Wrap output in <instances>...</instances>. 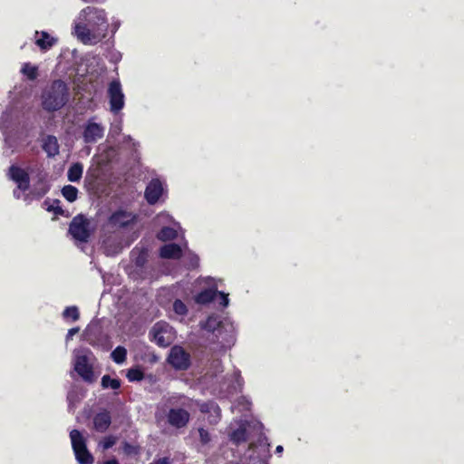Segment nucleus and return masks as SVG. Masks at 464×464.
<instances>
[{"instance_id": "1", "label": "nucleus", "mask_w": 464, "mask_h": 464, "mask_svg": "<svg viewBox=\"0 0 464 464\" xmlns=\"http://www.w3.org/2000/svg\"><path fill=\"white\" fill-rule=\"evenodd\" d=\"M109 33V18L105 9L94 5L82 8L72 24V34L85 45H96Z\"/></svg>"}, {"instance_id": "2", "label": "nucleus", "mask_w": 464, "mask_h": 464, "mask_svg": "<svg viewBox=\"0 0 464 464\" xmlns=\"http://www.w3.org/2000/svg\"><path fill=\"white\" fill-rule=\"evenodd\" d=\"M202 328L215 334L217 338H221L220 343L224 349L229 348L235 343L236 327L233 324L223 323L218 321L216 316H209L202 324Z\"/></svg>"}, {"instance_id": "3", "label": "nucleus", "mask_w": 464, "mask_h": 464, "mask_svg": "<svg viewBox=\"0 0 464 464\" xmlns=\"http://www.w3.org/2000/svg\"><path fill=\"white\" fill-rule=\"evenodd\" d=\"M138 218L139 216L136 213L119 208L110 215L106 227L114 233L131 230L136 226Z\"/></svg>"}, {"instance_id": "4", "label": "nucleus", "mask_w": 464, "mask_h": 464, "mask_svg": "<svg viewBox=\"0 0 464 464\" xmlns=\"http://www.w3.org/2000/svg\"><path fill=\"white\" fill-rule=\"evenodd\" d=\"M94 362L95 357L90 350L81 349L75 352L74 370L88 383H92L95 381Z\"/></svg>"}, {"instance_id": "5", "label": "nucleus", "mask_w": 464, "mask_h": 464, "mask_svg": "<svg viewBox=\"0 0 464 464\" xmlns=\"http://www.w3.org/2000/svg\"><path fill=\"white\" fill-rule=\"evenodd\" d=\"M151 341L160 347L169 346L175 340L176 334L172 326L166 322L156 323L150 331Z\"/></svg>"}, {"instance_id": "6", "label": "nucleus", "mask_w": 464, "mask_h": 464, "mask_svg": "<svg viewBox=\"0 0 464 464\" xmlns=\"http://www.w3.org/2000/svg\"><path fill=\"white\" fill-rule=\"evenodd\" d=\"M70 438L77 461L80 464H92L94 459L87 449L86 440L82 434L77 430H72Z\"/></svg>"}, {"instance_id": "7", "label": "nucleus", "mask_w": 464, "mask_h": 464, "mask_svg": "<svg viewBox=\"0 0 464 464\" xmlns=\"http://www.w3.org/2000/svg\"><path fill=\"white\" fill-rule=\"evenodd\" d=\"M110 111L114 115L119 114L125 106V95L118 79L112 80L107 89Z\"/></svg>"}, {"instance_id": "8", "label": "nucleus", "mask_w": 464, "mask_h": 464, "mask_svg": "<svg viewBox=\"0 0 464 464\" xmlns=\"http://www.w3.org/2000/svg\"><path fill=\"white\" fill-rule=\"evenodd\" d=\"M133 240L134 238L124 239L114 233L102 239V246L106 256H113L120 254L124 247L129 246Z\"/></svg>"}, {"instance_id": "9", "label": "nucleus", "mask_w": 464, "mask_h": 464, "mask_svg": "<svg viewBox=\"0 0 464 464\" xmlns=\"http://www.w3.org/2000/svg\"><path fill=\"white\" fill-rule=\"evenodd\" d=\"M42 108L46 112H54L58 107V87L56 81L46 87L41 97Z\"/></svg>"}, {"instance_id": "10", "label": "nucleus", "mask_w": 464, "mask_h": 464, "mask_svg": "<svg viewBox=\"0 0 464 464\" xmlns=\"http://www.w3.org/2000/svg\"><path fill=\"white\" fill-rule=\"evenodd\" d=\"M166 191L165 183L159 178L152 179L147 185L144 198L148 204L155 205Z\"/></svg>"}, {"instance_id": "11", "label": "nucleus", "mask_w": 464, "mask_h": 464, "mask_svg": "<svg viewBox=\"0 0 464 464\" xmlns=\"http://www.w3.org/2000/svg\"><path fill=\"white\" fill-rule=\"evenodd\" d=\"M168 362L177 370H186L190 365V356L182 347L175 345L170 349Z\"/></svg>"}, {"instance_id": "12", "label": "nucleus", "mask_w": 464, "mask_h": 464, "mask_svg": "<svg viewBox=\"0 0 464 464\" xmlns=\"http://www.w3.org/2000/svg\"><path fill=\"white\" fill-rule=\"evenodd\" d=\"M88 227L89 222L83 217L78 216L72 219L69 232L74 239L80 242H87L90 237Z\"/></svg>"}, {"instance_id": "13", "label": "nucleus", "mask_w": 464, "mask_h": 464, "mask_svg": "<svg viewBox=\"0 0 464 464\" xmlns=\"http://www.w3.org/2000/svg\"><path fill=\"white\" fill-rule=\"evenodd\" d=\"M104 135V127L93 119L89 120L83 129V140L86 143H95Z\"/></svg>"}, {"instance_id": "14", "label": "nucleus", "mask_w": 464, "mask_h": 464, "mask_svg": "<svg viewBox=\"0 0 464 464\" xmlns=\"http://www.w3.org/2000/svg\"><path fill=\"white\" fill-rule=\"evenodd\" d=\"M189 418V413L181 408H172L167 414L169 424L177 429L185 427L188 423Z\"/></svg>"}, {"instance_id": "15", "label": "nucleus", "mask_w": 464, "mask_h": 464, "mask_svg": "<svg viewBox=\"0 0 464 464\" xmlns=\"http://www.w3.org/2000/svg\"><path fill=\"white\" fill-rule=\"evenodd\" d=\"M10 177L17 183L18 189L14 191L15 198H20L22 192H24L28 188V175L27 173L17 167L10 168Z\"/></svg>"}, {"instance_id": "16", "label": "nucleus", "mask_w": 464, "mask_h": 464, "mask_svg": "<svg viewBox=\"0 0 464 464\" xmlns=\"http://www.w3.org/2000/svg\"><path fill=\"white\" fill-rule=\"evenodd\" d=\"M228 437L235 444H240L246 440V423L243 420H236L228 427Z\"/></svg>"}, {"instance_id": "17", "label": "nucleus", "mask_w": 464, "mask_h": 464, "mask_svg": "<svg viewBox=\"0 0 464 464\" xmlns=\"http://www.w3.org/2000/svg\"><path fill=\"white\" fill-rule=\"evenodd\" d=\"M199 411L208 415V420L210 424H217L221 419V410L213 401L200 403Z\"/></svg>"}, {"instance_id": "18", "label": "nucleus", "mask_w": 464, "mask_h": 464, "mask_svg": "<svg viewBox=\"0 0 464 464\" xmlns=\"http://www.w3.org/2000/svg\"><path fill=\"white\" fill-rule=\"evenodd\" d=\"M111 423V413L103 410L93 416L92 424L93 429L100 433L105 432Z\"/></svg>"}, {"instance_id": "19", "label": "nucleus", "mask_w": 464, "mask_h": 464, "mask_svg": "<svg viewBox=\"0 0 464 464\" xmlns=\"http://www.w3.org/2000/svg\"><path fill=\"white\" fill-rule=\"evenodd\" d=\"M186 248L187 243H185L183 246L177 244H167L160 247V256L162 258L179 259L181 257Z\"/></svg>"}, {"instance_id": "20", "label": "nucleus", "mask_w": 464, "mask_h": 464, "mask_svg": "<svg viewBox=\"0 0 464 464\" xmlns=\"http://www.w3.org/2000/svg\"><path fill=\"white\" fill-rule=\"evenodd\" d=\"M181 227L178 222L172 225L163 226L157 234V238L160 241H169L177 238L181 231Z\"/></svg>"}, {"instance_id": "21", "label": "nucleus", "mask_w": 464, "mask_h": 464, "mask_svg": "<svg viewBox=\"0 0 464 464\" xmlns=\"http://www.w3.org/2000/svg\"><path fill=\"white\" fill-rule=\"evenodd\" d=\"M130 257L133 263L132 269L143 267L148 262L149 251L143 246H136L131 250Z\"/></svg>"}, {"instance_id": "22", "label": "nucleus", "mask_w": 464, "mask_h": 464, "mask_svg": "<svg viewBox=\"0 0 464 464\" xmlns=\"http://www.w3.org/2000/svg\"><path fill=\"white\" fill-rule=\"evenodd\" d=\"M41 146L48 158H54L58 154V140L53 135L43 136Z\"/></svg>"}, {"instance_id": "23", "label": "nucleus", "mask_w": 464, "mask_h": 464, "mask_svg": "<svg viewBox=\"0 0 464 464\" xmlns=\"http://www.w3.org/2000/svg\"><path fill=\"white\" fill-rule=\"evenodd\" d=\"M14 118V111L13 110H6L3 112L1 119H0V129L3 131V134L5 136V142L7 146L12 147V139L10 135L7 133V130L9 128V125L11 124Z\"/></svg>"}, {"instance_id": "24", "label": "nucleus", "mask_w": 464, "mask_h": 464, "mask_svg": "<svg viewBox=\"0 0 464 464\" xmlns=\"http://www.w3.org/2000/svg\"><path fill=\"white\" fill-rule=\"evenodd\" d=\"M34 44L42 50L50 49L54 44L55 39L49 35L46 32H38L34 34Z\"/></svg>"}, {"instance_id": "25", "label": "nucleus", "mask_w": 464, "mask_h": 464, "mask_svg": "<svg viewBox=\"0 0 464 464\" xmlns=\"http://www.w3.org/2000/svg\"><path fill=\"white\" fill-rule=\"evenodd\" d=\"M217 296L216 288H208L201 291L195 296V301L200 304H206L212 302Z\"/></svg>"}, {"instance_id": "26", "label": "nucleus", "mask_w": 464, "mask_h": 464, "mask_svg": "<svg viewBox=\"0 0 464 464\" xmlns=\"http://www.w3.org/2000/svg\"><path fill=\"white\" fill-rule=\"evenodd\" d=\"M83 167L81 163H73L68 169L67 178L71 182H77L82 176Z\"/></svg>"}, {"instance_id": "27", "label": "nucleus", "mask_w": 464, "mask_h": 464, "mask_svg": "<svg viewBox=\"0 0 464 464\" xmlns=\"http://www.w3.org/2000/svg\"><path fill=\"white\" fill-rule=\"evenodd\" d=\"M63 318L67 323H74L80 318V312L77 306L72 305L66 307L63 312Z\"/></svg>"}, {"instance_id": "28", "label": "nucleus", "mask_w": 464, "mask_h": 464, "mask_svg": "<svg viewBox=\"0 0 464 464\" xmlns=\"http://www.w3.org/2000/svg\"><path fill=\"white\" fill-rule=\"evenodd\" d=\"M150 265L146 264L143 267L138 269H131L130 276L135 280H149L150 281Z\"/></svg>"}, {"instance_id": "29", "label": "nucleus", "mask_w": 464, "mask_h": 464, "mask_svg": "<svg viewBox=\"0 0 464 464\" xmlns=\"http://www.w3.org/2000/svg\"><path fill=\"white\" fill-rule=\"evenodd\" d=\"M111 358L117 364H122L127 358V350L123 346H117L111 353Z\"/></svg>"}, {"instance_id": "30", "label": "nucleus", "mask_w": 464, "mask_h": 464, "mask_svg": "<svg viewBox=\"0 0 464 464\" xmlns=\"http://www.w3.org/2000/svg\"><path fill=\"white\" fill-rule=\"evenodd\" d=\"M63 197L69 202H73L77 199L78 189L72 185H66L61 189Z\"/></svg>"}, {"instance_id": "31", "label": "nucleus", "mask_w": 464, "mask_h": 464, "mask_svg": "<svg viewBox=\"0 0 464 464\" xmlns=\"http://www.w3.org/2000/svg\"><path fill=\"white\" fill-rule=\"evenodd\" d=\"M103 389L118 390L121 387V381L117 378H111L110 375H103L101 382Z\"/></svg>"}, {"instance_id": "32", "label": "nucleus", "mask_w": 464, "mask_h": 464, "mask_svg": "<svg viewBox=\"0 0 464 464\" xmlns=\"http://www.w3.org/2000/svg\"><path fill=\"white\" fill-rule=\"evenodd\" d=\"M154 225L155 226H169V225H172L173 222H176L172 217L167 213V212H161L160 214H158L154 220Z\"/></svg>"}, {"instance_id": "33", "label": "nucleus", "mask_w": 464, "mask_h": 464, "mask_svg": "<svg viewBox=\"0 0 464 464\" xmlns=\"http://www.w3.org/2000/svg\"><path fill=\"white\" fill-rule=\"evenodd\" d=\"M21 72L30 80H34L37 77V67L31 63H24Z\"/></svg>"}, {"instance_id": "34", "label": "nucleus", "mask_w": 464, "mask_h": 464, "mask_svg": "<svg viewBox=\"0 0 464 464\" xmlns=\"http://www.w3.org/2000/svg\"><path fill=\"white\" fill-rule=\"evenodd\" d=\"M44 208L48 211L53 213L52 220H55L58 215V201L56 199L50 202L49 200H45L44 202Z\"/></svg>"}, {"instance_id": "35", "label": "nucleus", "mask_w": 464, "mask_h": 464, "mask_svg": "<svg viewBox=\"0 0 464 464\" xmlns=\"http://www.w3.org/2000/svg\"><path fill=\"white\" fill-rule=\"evenodd\" d=\"M126 376L130 382L141 381L143 379V372L140 369L131 368L128 371Z\"/></svg>"}, {"instance_id": "36", "label": "nucleus", "mask_w": 464, "mask_h": 464, "mask_svg": "<svg viewBox=\"0 0 464 464\" xmlns=\"http://www.w3.org/2000/svg\"><path fill=\"white\" fill-rule=\"evenodd\" d=\"M69 56H72L73 59V63H70L68 68H72L75 63H77V51L73 49L72 51L65 50L62 53H60V60L62 59H68ZM62 63V61H60V64Z\"/></svg>"}, {"instance_id": "37", "label": "nucleus", "mask_w": 464, "mask_h": 464, "mask_svg": "<svg viewBox=\"0 0 464 464\" xmlns=\"http://www.w3.org/2000/svg\"><path fill=\"white\" fill-rule=\"evenodd\" d=\"M173 311L178 315H186L188 313L187 305L179 299L175 300L173 303Z\"/></svg>"}, {"instance_id": "38", "label": "nucleus", "mask_w": 464, "mask_h": 464, "mask_svg": "<svg viewBox=\"0 0 464 464\" xmlns=\"http://www.w3.org/2000/svg\"><path fill=\"white\" fill-rule=\"evenodd\" d=\"M250 407L251 401L246 397L239 398L237 403L234 406L239 411H249Z\"/></svg>"}, {"instance_id": "39", "label": "nucleus", "mask_w": 464, "mask_h": 464, "mask_svg": "<svg viewBox=\"0 0 464 464\" xmlns=\"http://www.w3.org/2000/svg\"><path fill=\"white\" fill-rule=\"evenodd\" d=\"M116 441H117V438L115 436L110 435V436L103 438V440L100 441V446L103 450H109L113 445H115Z\"/></svg>"}, {"instance_id": "40", "label": "nucleus", "mask_w": 464, "mask_h": 464, "mask_svg": "<svg viewBox=\"0 0 464 464\" xmlns=\"http://www.w3.org/2000/svg\"><path fill=\"white\" fill-rule=\"evenodd\" d=\"M150 281H153V280H156L157 278L160 277V276L161 275V272L160 271L159 269V266L157 265H150Z\"/></svg>"}, {"instance_id": "41", "label": "nucleus", "mask_w": 464, "mask_h": 464, "mask_svg": "<svg viewBox=\"0 0 464 464\" xmlns=\"http://www.w3.org/2000/svg\"><path fill=\"white\" fill-rule=\"evenodd\" d=\"M199 439L202 444H208L210 441L208 431L203 428L198 429Z\"/></svg>"}, {"instance_id": "42", "label": "nucleus", "mask_w": 464, "mask_h": 464, "mask_svg": "<svg viewBox=\"0 0 464 464\" xmlns=\"http://www.w3.org/2000/svg\"><path fill=\"white\" fill-rule=\"evenodd\" d=\"M121 21L118 18H112L111 23H109V30L114 34L121 27Z\"/></svg>"}, {"instance_id": "43", "label": "nucleus", "mask_w": 464, "mask_h": 464, "mask_svg": "<svg viewBox=\"0 0 464 464\" xmlns=\"http://www.w3.org/2000/svg\"><path fill=\"white\" fill-rule=\"evenodd\" d=\"M188 257L189 259L188 268H195L198 266L199 258L197 255L189 253Z\"/></svg>"}, {"instance_id": "44", "label": "nucleus", "mask_w": 464, "mask_h": 464, "mask_svg": "<svg viewBox=\"0 0 464 464\" xmlns=\"http://www.w3.org/2000/svg\"><path fill=\"white\" fill-rule=\"evenodd\" d=\"M217 295H218V297H219V304L222 306L227 307L229 303L228 295L227 294H225L224 292H218V291H217Z\"/></svg>"}, {"instance_id": "45", "label": "nucleus", "mask_w": 464, "mask_h": 464, "mask_svg": "<svg viewBox=\"0 0 464 464\" xmlns=\"http://www.w3.org/2000/svg\"><path fill=\"white\" fill-rule=\"evenodd\" d=\"M79 332L80 327L78 326L71 328L65 336V343H69L73 338V336L77 334Z\"/></svg>"}, {"instance_id": "46", "label": "nucleus", "mask_w": 464, "mask_h": 464, "mask_svg": "<svg viewBox=\"0 0 464 464\" xmlns=\"http://www.w3.org/2000/svg\"><path fill=\"white\" fill-rule=\"evenodd\" d=\"M121 125H122L121 120H119L117 122H115L111 126V131L115 134L120 133L121 131Z\"/></svg>"}, {"instance_id": "47", "label": "nucleus", "mask_w": 464, "mask_h": 464, "mask_svg": "<svg viewBox=\"0 0 464 464\" xmlns=\"http://www.w3.org/2000/svg\"><path fill=\"white\" fill-rule=\"evenodd\" d=\"M84 3L88 4H102L105 3L107 0H82Z\"/></svg>"}, {"instance_id": "48", "label": "nucleus", "mask_w": 464, "mask_h": 464, "mask_svg": "<svg viewBox=\"0 0 464 464\" xmlns=\"http://www.w3.org/2000/svg\"><path fill=\"white\" fill-rule=\"evenodd\" d=\"M236 375H237V382L238 383L239 386L242 385V378L240 377V372L239 371H237L236 372Z\"/></svg>"}, {"instance_id": "49", "label": "nucleus", "mask_w": 464, "mask_h": 464, "mask_svg": "<svg viewBox=\"0 0 464 464\" xmlns=\"http://www.w3.org/2000/svg\"><path fill=\"white\" fill-rule=\"evenodd\" d=\"M102 464H120L116 459H111L104 461Z\"/></svg>"}, {"instance_id": "50", "label": "nucleus", "mask_w": 464, "mask_h": 464, "mask_svg": "<svg viewBox=\"0 0 464 464\" xmlns=\"http://www.w3.org/2000/svg\"><path fill=\"white\" fill-rule=\"evenodd\" d=\"M283 450H284V448H283V446H281V445H278V446L276 448V453H278V454H279V453H282V452H283Z\"/></svg>"}, {"instance_id": "51", "label": "nucleus", "mask_w": 464, "mask_h": 464, "mask_svg": "<svg viewBox=\"0 0 464 464\" xmlns=\"http://www.w3.org/2000/svg\"><path fill=\"white\" fill-rule=\"evenodd\" d=\"M129 450H130V445L128 443H125L124 450L129 451Z\"/></svg>"}, {"instance_id": "52", "label": "nucleus", "mask_w": 464, "mask_h": 464, "mask_svg": "<svg viewBox=\"0 0 464 464\" xmlns=\"http://www.w3.org/2000/svg\"><path fill=\"white\" fill-rule=\"evenodd\" d=\"M132 140V139H131V137H130V136H128V137L126 138V140Z\"/></svg>"}, {"instance_id": "53", "label": "nucleus", "mask_w": 464, "mask_h": 464, "mask_svg": "<svg viewBox=\"0 0 464 464\" xmlns=\"http://www.w3.org/2000/svg\"><path fill=\"white\" fill-rule=\"evenodd\" d=\"M59 213H60V215H63V209L61 208H60Z\"/></svg>"}, {"instance_id": "54", "label": "nucleus", "mask_w": 464, "mask_h": 464, "mask_svg": "<svg viewBox=\"0 0 464 464\" xmlns=\"http://www.w3.org/2000/svg\"><path fill=\"white\" fill-rule=\"evenodd\" d=\"M266 450L268 451V447H270V444L266 443Z\"/></svg>"}, {"instance_id": "55", "label": "nucleus", "mask_w": 464, "mask_h": 464, "mask_svg": "<svg viewBox=\"0 0 464 464\" xmlns=\"http://www.w3.org/2000/svg\"><path fill=\"white\" fill-rule=\"evenodd\" d=\"M46 190H44L39 196L45 194Z\"/></svg>"}]
</instances>
